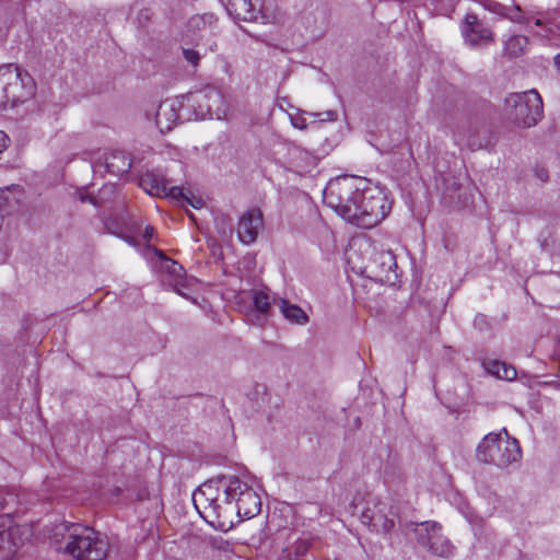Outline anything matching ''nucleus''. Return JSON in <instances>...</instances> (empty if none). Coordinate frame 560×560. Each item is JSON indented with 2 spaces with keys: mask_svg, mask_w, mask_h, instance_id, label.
Masks as SVG:
<instances>
[{
  "mask_svg": "<svg viewBox=\"0 0 560 560\" xmlns=\"http://www.w3.org/2000/svg\"><path fill=\"white\" fill-rule=\"evenodd\" d=\"M324 203L347 222L371 229L382 222L390 210L386 195L377 188H360L353 176L330 179L323 191Z\"/></svg>",
  "mask_w": 560,
  "mask_h": 560,
  "instance_id": "obj_1",
  "label": "nucleus"
},
{
  "mask_svg": "<svg viewBox=\"0 0 560 560\" xmlns=\"http://www.w3.org/2000/svg\"><path fill=\"white\" fill-rule=\"evenodd\" d=\"M51 533L55 542L62 545L59 549L75 560H104L108 555L106 536L89 526L62 522Z\"/></svg>",
  "mask_w": 560,
  "mask_h": 560,
  "instance_id": "obj_2",
  "label": "nucleus"
},
{
  "mask_svg": "<svg viewBox=\"0 0 560 560\" xmlns=\"http://www.w3.org/2000/svg\"><path fill=\"white\" fill-rule=\"evenodd\" d=\"M220 485L224 489V509L218 514L236 515L238 521L256 516L260 512L261 501L257 492L237 476H221Z\"/></svg>",
  "mask_w": 560,
  "mask_h": 560,
  "instance_id": "obj_3",
  "label": "nucleus"
},
{
  "mask_svg": "<svg viewBox=\"0 0 560 560\" xmlns=\"http://www.w3.org/2000/svg\"><path fill=\"white\" fill-rule=\"evenodd\" d=\"M36 91L34 79L14 63L0 66V107L13 108L30 101Z\"/></svg>",
  "mask_w": 560,
  "mask_h": 560,
  "instance_id": "obj_4",
  "label": "nucleus"
},
{
  "mask_svg": "<svg viewBox=\"0 0 560 560\" xmlns=\"http://www.w3.org/2000/svg\"><path fill=\"white\" fill-rule=\"evenodd\" d=\"M502 433H489L478 444L476 457L480 463L493 464L498 467H508L522 457L521 446L515 439L508 435L505 429Z\"/></svg>",
  "mask_w": 560,
  "mask_h": 560,
  "instance_id": "obj_5",
  "label": "nucleus"
},
{
  "mask_svg": "<svg viewBox=\"0 0 560 560\" xmlns=\"http://www.w3.org/2000/svg\"><path fill=\"white\" fill-rule=\"evenodd\" d=\"M506 119L520 128H530L544 116V105L539 93L529 90L522 93H511L504 102Z\"/></svg>",
  "mask_w": 560,
  "mask_h": 560,
  "instance_id": "obj_6",
  "label": "nucleus"
},
{
  "mask_svg": "<svg viewBox=\"0 0 560 560\" xmlns=\"http://www.w3.org/2000/svg\"><path fill=\"white\" fill-rule=\"evenodd\" d=\"M194 505L199 514L205 518L209 520L210 523H219L224 525L226 522L231 524L232 514L222 515L218 514L217 511L224 509V489L220 485V477L218 480L209 481L203 483L197 492L192 495Z\"/></svg>",
  "mask_w": 560,
  "mask_h": 560,
  "instance_id": "obj_7",
  "label": "nucleus"
},
{
  "mask_svg": "<svg viewBox=\"0 0 560 560\" xmlns=\"http://www.w3.org/2000/svg\"><path fill=\"white\" fill-rule=\"evenodd\" d=\"M405 529L413 532L418 544L434 556L448 558L455 553V547L442 534V526L438 522L411 523L406 525Z\"/></svg>",
  "mask_w": 560,
  "mask_h": 560,
  "instance_id": "obj_8",
  "label": "nucleus"
},
{
  "mask_svg": "<svg viewBox=\"0 0 560 560\" xmlns=\"http://www.w3.org/2000/svg\"><path fill=\"white\" fill-rule=\"evenodd\" d=\"M139 186L149 195L160 198H170L182 203H189L198 208L200 201L195 203L178 186H170V180L160 170L147 171L139 178Z\"/></svg>",
  "mask_w": 560,
  "mask_h": 560,
  "instance_id": "obj_9",
  "label": "nucleus"
},
{
  "mask_svg": "<svg viewBox=\"0 0 560 560\" xmlns=\"http://www.w3.org/2000/svg\"><path fill=\"white\" fill-rule=\"evenodd\" d=\"M360 518L362 524L384 534H389L395 527L394 514L387 504L376 497H369Z\"/></svg>",
  "mask_w": 560,
  "mask_h": 560,
  "instance_id": "obj_10",
  "label": "nucleus"
},
{
  "mask_svg": "<svg viewBox=\"0 0 560 560\" xmlns=\"http://www.w3.org/2000/svg\"><path fill=\"white\" fill-rule=\"evenodd\" d=\"M462 35L470 47H480L493 42L491 28L475 13H467L460 26Z\"/></svg>",
  "mask_w": 560,
  "mask_h": 560,
  "instance_id": "obj_11",
  "label": "nucleus"
},
{
  "mask_svg": "<svg viewBox=\"0 0 560 560\" xmlns=\"http://www.w3.org/2000/svg\"><path fill=\"white\" fill-rule=\"evenodd\" d=\"M186 108L184 100H165L160 103L155 115V122L161 132L173 129L177 121L182 119H190V116L184 117L183 110Z\"/></svg>",
  "mask_w": 560,
  "mask_h": 560,
  "instance_id": "obj_12",
  "label": "nucleus"
},
{
  "mask_svg": "<svg viewBox=\"0 0 560 560\" xmlns=\"http://www.w3.org/2000/svg\"><path fill=\"white\" fill-rule=\"evenodd\" d=\"M318 159L312 152L291 143L287 147L284 156L285 167L296 174L303 175L313 171Z\"/></svg>",
  "mask_w": 560,
  "mask_h": 560,
  "instance_id": "obj_13",
  "label": "nucleus"
},
{
  "mask_svg": "<svg viewBox=\"0 0 560 560\" xmlns=\"http://www.w3.org/2000/svg\"><path fill=\"white\" fill-rule=\"evenodd\" d=\"M264 225L262 213L259 209L247 210L238 221L237 235L245 245L253 244Z\"/></svg>",
  "mask_w": 560,
  "mask_h": 560,
  "instance_id": "obj_14",
  "label": "nucleus"
},
{
  "mask_svg": "<svg viewBox=\"0 0 560 560\" xmlns=\"http://www.w3.org/2000/svg\"><path fill=\"white\" fill-rule=\"evenodd\" d=\"M226 11L236 21L257 22L266 24L270 22L269 16L262 11L257 10L252 0H229Z\"/></svg>",
  "mask_w": 560,
  "mask_h": 560,
  "instance_id": "obj_15",
  "label": "nucleus"
},
{
  "mask_svg": "<svg viewBox=\"0 0 560 560\" xmlns=\"http://www.w3.org/2000/svg\"><path fill=\"white\" fill-rule=\"evenodd\" d=\"M479 131L480 128L477 122L466 121L457 126L454 137L459 145H466L471 151H475L485 147Z\"/></svg>",
  "mask_w": 560,
  "mask_h": 560,
  "instance_id": "obj_16",
  "label": "nucleus"
},
{
  "mask_svg": "<svg viewBox=\"0 0 560 560\" xmlns=\"http://www.w3.org/2000/svg\"><path fill=\"white\" fill-rule=\"evenodd\" d=\"M105 167L114 176H122L131 168V160L124 151L115 150L106 154Z\"/></svg>",
  "mask_w": 560,
  "mask_h": 560,
  "instance_id": "obj_17",
  "label": "nucleus"
},
{
  "mask_svg": "<svg viewBox=\"0 0 560 560\" xmlns=\"http://www.w3.org/2000/svg\"><path fill=\"white\" fill-rule=\"evenodd\" d=\"M163 269L167 272L168 279L167 283L176 291L179 295L186 296L184 292L185 285V270L184 268L175 260L165 258L163 262Z\"/></svg>",
  "mask_w": 560,
  "mask_h": 560,
  "instance_id": "obj_18",
  "label": "nucleus"
},
{
  "mask_svg": "<svg viewBox=\"0 0 560 560\" xmlns=\"http://www.w3.org/2000/svg\"><path fill=\"white\" fill-rule=\"evenodd\" d=\"M188 101L199 103L208 102L210 104H213V117L215 116L218 119L221 118V114L224 112L222 109V95L220 94L219 91L212 88H208L202 91L189 94Z\"/></svg>",
  "mask_w": 560,
  "mask_h": 560,
  "instance_id": "obj_19",
  "label": "nucleus"
},
{
  "mask_svg": "<svg viewBox=\"0 0 560 560\" xmlns=\"http://www.w3.org/2000/svg\"><path fill=\"white\" fill-rule=\"evenodd\" d=\"M482 366L489 374L500 380L513 381L517 376L514 366L499 360H483Z\"/></svg>",
  "mask_w": 560,
  "mask_h": 560,
  "instance_id": "obj_20",
  "label": "nucleus"
},
{
  "mask_svg": "<svg viewBox=\"0 0 560 560\" xmlns=\"http://www.w3.org/2000/svg\"><path fill=\"white\" fill-rule=\"evenodd\" d=\"M279 308L284 318L291 324L305 325L308 323L307 314L300 306L291 304L287 300H280Z\"/></svg>",
  "mask_w": 560,
  "mask_h": 560,
  "instance_id": "obj_21",
  "label": "nucleus"
},
{
  "mask_svg": "<svg viewBox=\"0 0 560 560\" xmlns=\"http://www.w3.org/2000/svg\"><path fill=\"white\" fill-rule=\"evenodd\" d=\"M529 45V39L525 35H511L504 42V54L510 58H518L524 55Z\"/></svg>",
  "mask_w": 560,
  "mask_h": 560,
  "instance_id": "obj_22",
  "label": "nucleus"
},
{
  "mask_svg": "<svg viewBox=\"0 0 560 560\" xmlns=\"http://www.w3.org/2000/svg\"><path fill=\"white\" fill-rule=\"evenodd\" d=\"M311 547V541L306 538H296L291 545L287 546L281 553V560H299Z\"/></svg>",
  "mask_w": 560,
  "mask_h": 560,
  "instance_id": "obj_23",
  "label": "nucleus"
},
{
  "mask_svg": "<svg viewBox=\"0 0 560 560\" xmlns=\"http://www.w3.org/2000/svg\"><path fill=\"white\" fill-rule=\"evenodd\" d=\"M438 180L440 182L439 189H441L445 198H450L451 200L457 197L459 198L458 191L460 190V183L456 176L446 174L442 175Z\"/></svg>",
  "mask_w": 560,
  "mask_h": 560,
  "instance_id": "obj_24",
  "label": "nucleus"
},
{
  "mask_svg": "<svg viewBox=\"0 0 560 560\" xmlns=\"http://www.w3.org/2000/svg\"><path fill=\"white\" fill-rule=\"evenodd\" d=\"M253 302L255 310L257 311V320L262 323L267 318V314L270 310V298L267 292L259 290L253 292Z\"/></svg>",
  "mask_w": 560,
  "mask_h": 560,
  "instance_id": "obj_25",
  "label": "nucleus"
},
{
  "mask_svg": "<svg viewBox=\"0 0 560 560\" xmlns=\"http://www.w3.org/2000/svg\"><path fill=\"white\" fill-rule=\"evenodd\" d=\"M186 107H191L194 109L195 119H206L213 118V104L208 102L199 103V102H190L188 101V95L183 97Z\"/></svg>",
  "mask_w": 560,
  "mask_h": 560,
  "instance_id": "obj_26",
  "label": "nucleus"
},
{
  "mask_svg": "<svg viewBox=\"0 0 560 560\" xmlns=\"http://www.w3.org/2000/svg\"><path fill=\"white\" fill-rule=\"evenodd\" d=\"M217 22V18L212 13H205L202 15H195L192 16L189 22L188 26L190 30H203L206 26H211Z\"/></svg>",
  "mask_w": 560,
  "mask_h": 560,
  "instance_id": "obj_27",
  "label": "nucleus"
},
{
  "mask_svg": "<svg viewBox=\"0 0 560 560\" xmlns=\"http://www.w3.org/2000/svg\"><path fill=\"white\" fill-rule=\"evenodd\" d=\"M116 187L112 184L104 185L96 195V198L98 199V207L105 205L110 200V198L115 195Z\"/></svg>",
  "mask_w": 560,
  "mask_h": 560,
  "instance_id": "obj_28",
  "label": "nucleus"
},
{
  "mask_svg": "<svg viewBox=\"0 0 560 560\" xmlns=\"http://www.w3.org/2000/svg\"><path fill=\"white\" fill-rule=\"evenodd\" d=\"M15 500L14 494L8 493L4 490L0 489V512L7 510L11 503Z\"/></svg>",
  "mask_w": 560,
  "mask_h": 560,
  "instance_id": "obj_29",
  "label": "nucleus"
},
{
  "mask_svg": "<svg viewBox=\"0 0 560 560\" xmlns=\"http://www.w3.org/2000/svg\"><path fill=\"white\" fill-rule=\"evenodd\" d=\"M183 56L192 66H197L200 60V54L191 48H183Z\"/></svg>",
  "mask_w": 560,
  "mask_h": 560,
  "instance_id": "obj_30",
  "label": "nucleus"
},
{
  "mask_svg": "<svg viewBox=\"0 0 560 560\" xmlns=\"http://www.w3.org/2000/svg\"><path fill=\"white\" fill-rule=\"evenodd\" d=\"M314 117L318 118L319 121H335L337 120L338 114L335 110H326L323 113H314L312 114Z\"/></svg>",
  "mask_w": 560,
  "mask_h": 560,
  "instance_id": "obj_31",
  "label": "nucleus"
},
{
  "mask_svg": "<svg viewBox=\"0 0 560 560\" xmlns=\"http://www.w3.org/2000/svg\"><path fill=\"white\" fill-rule=\"evenodd\" d=\"M79 199L82 202H90V203L94 205L95 207H98V199L96 198V196H94V195H92L90 192L80 191L79 192Z\"/></svg>",
  "mask_w": 560,
  "mask_h": 560,
  "instance_id": "obj_32",
  "label": "nucleus"
},
{
  "mask_svg": "<svg viewBox=\"0 0 560 560\" xmlns=\"http://www.w3.org/2000/svg\"><path fill=\"white\" fill-rule=\"evenodd\" d=\"M523 13H525L527 16H530L524 24L529 23L533 19L546 16L545 12L535 8L523 10Z\"/></svg>",
  "mask_w": 560,
  "mask_h": 560,
  "instance_id": "obj_33",
  "label": "nucleus"
},
{
  "mask_svg": "<svg viewBox=\"0 0 560 560\" xmlns=\"http://www.w3.org/2000/svg\"><path fill=\"white\" fill-rule=\"evenodd\" d=\"M10 142V138L5 135V132L0 131V153L3 152Z\"/></svg>",
  "mask_w": 560,
  "mask_h": 560,
  "instance_id": "obj_34",
  "label": "nucleus"
},
{
  "mask_svg": "<svg viewBox=\"0 0 560 560\" xmlns=\"http://www.w3.org/2000/svg\"><path fill=\"white\" fill-rule=\"evenodd\" d=\"M551 357L555 361L560 362V337L558 338V340L556 341V343L553 346Z\"/></svg>",
  "mask_w": 560,
  "mask_h": 560,
  "instance_id": "obj_35",
  "label": "nucleus"
},
{
  "mask_svg": "<svg viewBox=\"0 0 560 560\" xmlns=\"http://www.w3.org/2000/svg\"><path fill=\"white\" fill-rule=\"evenodd\" d=\"M153 232H154V229L153 226L151 225H148L145 229H144V232H143V238L145 241H150L153 236Z\"/></svg>",
  "mask_w": 560,
  "mask_h": 560,
  "instance_id": "obj_36",
  "label": "nucleus"
},
{
  "mask_svg": "<svg viewBox=\"0 0 560 560\" xmlns=\"http://www.w3.org/2000/svg\"><path fill=\"white\" fill-rule=\"evenodd\" d=\"M532 21H534L535 25H537L539 27L547 28L545 18H536V19H533Z\"/></svg>",
  "mask_w": 560,
  "mask_h": 560,
  "instance_id": "obj_37",
  "label": "nucleus"
},
{
  "mask_svg": "<svg viewBox=\"0 0 560 560\" xmlns=\"http://www.w3.org/2000/svg\"><path fill=\"white\" fill-rule=\"evenodd\" d=\"M555 66L560 70V54L555 57Z\"/></svg>",
  "mask_w": 560,
  "mask_h": 560,
  "instance_id": "obj_38",
  "label": "nucleus"
},
{
  "mask_svg": "<svg viewBox=\"0 0 560 560\" xmlns=\"http://www.w3.org/2000/svg\"><path fill=\"white\" fill-rule=\"evenodd\" d=\"M350 506L353 511L357 509V504L354 503V501L350 504Z\"/></svg>",
  "mask_w": 560,
  "mask_h": 560,
  "instance_id": "obj_39",
  "label": "nucleus"
},
{
  "mask_svg": "<svg viewBox=\"0 0 560 560\" xmlns=\"http://www.w3.org/2000/svg\"><path fill=\"white\" fill-rule=\"evenodd\" d=\"M3 36V34L0 32V38Z\"/></svg>",
  "mask_w": 560,
  "mask_h": 560,
  "instance_id": "obj_40",
  "label": "nucleus"
}]
</instances>
